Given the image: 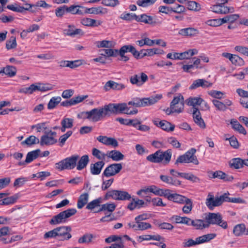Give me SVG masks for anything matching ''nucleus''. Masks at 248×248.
I'll list each match as a JSON object with an SVG mask.
<instances>
[{"instance_id":"aec40b11","label":"nucleus","mask_w":248,"mask_h":248,"mask_svg":"<svg viewBox=\"0 0 248 248\" xmlns=\"http://www.w3.org/2000/svg\"><path fill=\"white\" fill-rule=\"evenodd\" d=\"M212 83L204 79H198L193 81L192 84L189 87L190 90H194L200 87L203 88H208L211 86Z\"/></svg>"},{"instance_id":"72a5a7b5","label":"nucleus","mask_w":248,"mask_h":248,"mask_svg":"<svg viewBox=\"0 0 248 248\" xmlns=\"http://www.w3.org/2000/svg\"><path fill=\"white\" fill-rule=\"evenodd\" d=\"M190 225L194 227L195 229L199 230L208 228V224L206 223V220L202 219H191Z\"/></svg>"},{"instance_id":"1a4fd4ad","label":"nucleus","mask_w":248,"mask_h":248,"mask_svg":"<svg viewBox=\"0 0 248 248\" xmlns=\"http://www.w3.org/2000/svg\"><path fill=\"white\" fill-rule=\"evenodd\" d=\"M137 21L149 24L152 26H160L162 24V20L158 19L156 16L154 17L146 14L138 16Z\"/></svg>"},{"instance_id":"603ef678","label":"nucleus","mask_w":248,"mask_h":248,"mask_svg":"<svg viewBox=\"0 0 248 248\" xmlns=\"http://www.w3.org/2000/svg\"><path fill=\"white\" fill-rule=\"evenodd\" d=\"M243 160L239 158H233L230 162V166L234 169H240L243 167Z\"/></svg>"},{"instance_id":"0eeeda50","label":"nucleus","mask_w":248,"mask_h":248,"mask_svg":"<svg viewBox=\"0 0 248 248\" xmlns=\"http://www.w3.org/2000/svg\"><path fill=\"white\" fill-rule=\"evenodd\" d=\"M91 121L97 122L108 116L106 106L103 107L94 108L90 110Z\"/></svg>"},{"instance_id":"f704fd0d","label":"nucleus","mask_w":248,"mask_h":248,"mask_svg":"<svg viewBox=\"0 0 248 248\" xmlns=\"http://www.w3.org/2000/svg\"><path fill=\"white\" fill-rule=\"evenodd\" d=\"M230 124L232 126V128L238 131L239 133L241 134H243L244 135H246L247 131L245 130V128L239 123V122L235 119H232Z\"/></svg>"},{"instance_id":"2f4dec72","label":"nucleus","mask_w":248,"mask_h":248,"mask_svg":"<svg viewBox=\"0 0 248 248\" xmlns=\"http://www.w3.org/2000/svg\"><path fill=\"white\" fill-rule=\"evenodd\" d=\"M77 163V169L81 170L86 167L90 161L89 156L87 155L82 156Z\"/></svg>"},{"instance_id":"ea45409f","label":"nucleus","mask_w":248,"mask_h":248,"mask_svg":"<svg viewBox=\"0 0 248 248\" xmlns=\"http://www.w3.org/2000/svg\"><path fill=\"white\" fill-rule=\"evenodd\" d=\"M203 101V99L199 97H189L186 100L187 105L192 106L193 108H196L197 105H200Z\"/></svg>"},{"instance_id":"052dcab7","label":"nucleus","mask_w":248,"mask_h":248,"mask_svg":"<svg viewBox=\"0 0 248 248\" xmlns=\"http://www.w3.org/2000/svg\"><path fill=\"white\" fill-rule=\"evenodd\" d=\"M181 177L193 182H199L200 181L198 177L190 173H182Z\"/></svg>"},{"instance_id":"4468645a","label":"nucleus","mask_w":248,"mask_h":248,"mask_svg":"<svg viewBox=\"0 0 248 248\" xmlns=\"http://www.w3.org/2000/svg\"><path fill=\"white\" fill-rule=\"evenodd\" d=\"M170 104L173 108V111H175V113H181L184 109V103L183 96L179 95L174 97Z\"/></svg>"},{"instance_id":"a211bd4d","label":"nucleus","mask_w":248,"mask_h":248,"mask_svg":"<svg viewBox=\"0 0 248 248\" xmlns=\"http://www.w3.org/2000/svg\"><path fill=\"white\" fill-rule=\"evenodd\" d=\"M125 88L124 84L122 83H118L112 80H109L107 82L103 87V89L105 91H108L110 89L114 90H122Z\"/></svg>"},{"instance_id":"c85d7f7f","label":"nucleus","mask_w":248,"mask_h":248,"mask_svg":"<svg viewBox=\"0 0 248 248\" xmlns=\"http://www.w3.org/2000/svg\"><path fill=\"white\" fill-rule=\"evenodd\" d=\"M107 156L111 158L113 161H119L124 158V155L122 154L119 151L112 150L108 151L106 154Z\"/></svg>"},{"instance_id":"412c9836","label":"nucleus","mask_w":248,"mask_h":248,"mask_svg":"<svg viewBox=\"0 0 248 248\" xmlns=\"http://www.w3.org/2000/svg\"><path fill=\"white\" fill-rule=\"evenodd\" d=\"M210 173L212 174V176L210 177L212 178H217L226 182L232 181L233 179V177L232 176L228 175L220 170H217L214 172L211 171Z\"/></svg>"},{"instance_id":"37998d69","label":"nucleus","mask_w":248,"mask_h":248,"mask_svg":"<svg viewBox=\"0 0 248 248\" xmlns=\"http://www.w3.org/2000/svg\"><path fill=\"white\" fill-rule=\"evenodd\" d=\"M40 140L38 138L34 136L31 135L27 138L25 140L21 142L22 145H27L28 146H31L32 145L38 144Z\"/></svg>"},{"instance_id":"39448f33","label":"nucleus","mask_w":248,"mask_h":248,"mask_svg":"<svg viewBox=\"0 0 248 248\" xmlns=\"http://www.w3.org/2000/svg\"><path fill=\"white\" fill-rule=\"evenodd\" d=\"M79 156L78 155H72L56 163V168L59 170H72L77 166Z\"/></svg>"},{"instance_id":"e433bc0d","label":"nucleus","mask_w":248,"mask_h":248,"mask_svg":"<svg viewBox=\"0 0 248 248\" xmlns=\"http://www.w3.org/2000/svg\"><path fill=\"white\" fill-rule=\"evenodd\" d=\"M246 226L244 224H239L235 225L233 230V233L236 236L245 235L246 232Z\"/></svg>"},{"instance_id":"6e6d98bb","label":"nucleus","mask_w":248,"mask_h":248,"mask_svg":"<svg viewBox=\"0 0 248 248\" xmlns=\"http://www.w3.org/2000/svg\"><path fill=\"white\" fill-rule=\"evenodd\" d=\"M17 46L16 38L15 36H11L9 40L6 41V48L8 49H11L16 47Z\"/></svg>"},{"instance_id":"0e129e2a","label":"nucleus","mask_w":248,"mask_h":248,"mask_svg":"<svg viewBox=\"0 0 248 248\" xmlns=\"http://www.w3.org/2000/svg\"><path fill=\"white\" fill-rule=\"evenodd\" d=\"M232 63L236 66H242L244 64V61L241 57L236 55H233L232 58L231 60Z\"/></svg>"},{"instance_id":"69168bd1","label":"nucleus","mask_w":248,"mask_h":248,"mask_svg":"<svg viewBox=\"0 0 248 248\" xmlns=\"http://www.w3.org/2000/svg\"><path fill=\"white\" fill-rule=\"evenodd\" d=\"M93 155L99 160L103 161L105 159L106 154L102 153L99 150L96 148H93L92 150Z\"/></svg>"},{"instance_id":"774afa93","label":"nucleus","mask_w":248,"mask_h":248,"mask_svg":"<svg viewBox=\"0 0 248 248\" xmlns=\"http://www.w3.org/2000/svg\"><path fill=\"white\" fill-rule=\"evenodd\" d=\"M73 119L71 118H64L61 121V125H63L66 128H71L73 126Z\"/></svg>"},{"instance_id":"13d9d810","label":"nucleus","mask_w":248,"mask_h":248,"mask_svg":"<svg viewBox=\"0 0 248 248\" xmlns=\"http://www.w3.org/2000/svg\"><path fill=\"white\" fill-rule=\"evenodd\" d=\"M186 205L183 207L182 211L185 214H189L193 208V202L191 199H188L185 202Z\"/></svg>"},{"instance_id":"f03ea898","label":"nucleus","mask_w":248,"mask_h":248,"mask_svg":"<svg viewBox=\"0 0 248 248\" xmlns=\"http://www.w3.org/2000/svg\"><path fill=\"white\" fill-rule=\"evenodd\" d=\"M162 97L161 94H156L155 96H151L148 98H134L128 103V105H132L136 107H141L150 106L156 103Z\"/></svg>"},{"instance_id":"f257e3e1","label":"nucleus","mask_w":248,"mask_h":248,"mask_svg":"<svg viewBox=\"0 0 248 248\" xmlns=\"http://www.w3.org/2000/svg\"><path fill=\"white\" fill-rule=\"evenodd\" d=\"M107 109L108 116L109 117L111 114H117L119 113H124L128 115L136 114L138 112L137 109L133 110H129L126 103H109L105 105Z\"/></svg>"},{"instance_id":"c756f323","label":"nucleus","mask_w":248,"mask_h":248,"mask_svg":"<svg viewBox=\"0 0 248 248\" xmlns=\"http://www.w3.org/2000/svg\"><path fill=\"white\" fill-rule=\"evenodd\" d=\"M196 150L194 148H191L186 152L184 155L186 156L189 163H193L195 165H198L199 162L195 154Z\"/></svg>"},{"instance_id":"ddd939ff","label":"nucleus","mask_w":248,"mask_h":248,"mask_svg":"<svg viewBox=\"0 0 248 248\" xmlns=\"http://www.w3.org/2000/svg\"><path fill=\"white\" fill-rule=\"evenodd\" d=\"M223 202H225L224 194L216 198L211 195L210 197L206 199L205 203L208 208L212 210L215 207L220 206Z\"/></svg>"},{"instance_id":"7ed1b4c3","label":"nucleus","mask_w":248,"mask_h":248,"mask_svg":"<svg viewBox=\"0 0 248 248\" xmlns=\"http://www.w3.org/2000/svg\"><path fill=\"white\" fill-rule=\"evenodd\" d=\"M77 211L75 208H69L53 216L49 221L51 225H57L64 223L67 221V219L75 215Z\"/></svg>"},{"instance_id":"f3484780","label":"nucleus","mask_w":248,"mask_h":248,"mask_svg":"<svg viewBox=\"0 0 248 248\" xmlns=\"http://www.w3.org/2000/svg\"><path fill=\"white\" fill-rule=\"evenodd\" d=\"M127 225L135 231H143L152 228V225L150 223L144 222H129Z\"/></svg>"},{"instance_id":"864d4df0","label":"nucleus","mask_w":248,"mask_h":248,"mask_svg":"<svg viewBox=\"0 0 248 248\" xmlns=\"http://www.w3.org/2000/svg\"><path fill=\"white\" fill-rule=\"evenodd\" d=\"M95 44L98 48H111L113 46L112 41L105 40L101 41H97L96 42Z\"/></svg>"},{"instance_id":"6ab92c4d","label":"nucleus","mask_w":248,"mask_h":248,"mask_svg":"<svg viewBox=\"0 0 248 248\" xmlns=\"http://www.w3.org/2000/svg\"><path fill=\"white\" fill-rule=\"evenodd\" d=\"M193 117L195 123L202 128H205V124L202 118L201 113L197 108H193Z\"/></svg>"},{"instance_id":"de8ad7c7","label":"nucleus","mask_w":248,"mask_h":248,"mask_svg":"<svg viewBox=\"0 0 248 248\" xmlns=\"http://www.w3.org/2000/svg\"><path fill=\"white\" fill-rule=\"evenodd\" d=\"M94 237L93 234L89 233H85L82 236L79 237L78 239V243L79 244L91 243Z\"/></svg>"},{"instance_id":"473e14b6","label":"nucleus","mask_w":248,"mask_h":248,"mask_svg":"<svg viewBox=\"0 0 248 248\" xmlns=\"http://www.w3.org/2000/svg\"><path fill=\"white\" fill-rule=\"evenodd\" d=\"M161 152L160 155L161 158V162H163V164L165 165L168 164L171 160L172 150L171 149H168L164 152L161 150Z\"/></svg>"},{"instance_id":"423d86ee","label":"nucleus","mask_w":248,"mask_h":248,"mask_svg":"<svg viewBox=\"0 0 248 248\" xmlns=\"http://www.w3.org/2000/svg\"><path fill=\"white\" fill-rule=\"evenodd\" d=\"M205 219L208 224V228L210 224L218 225L224 229L228 228L227 222L222 220V217L219 213H209L205 216Z\"/></svg>"},{"instance_id":"a19ab883","label":"nucleus","mask_w":248,"mask_h":248,"mask_svg":"<svg viewBox=\"0 0 248 248\" xmlns=\"http://www.w3.org/2000/svg\"><path fill=\"white\" fill-rule=\"evenodd\" d=\"M88 199L89 194L87 193H85L80 195L77 203L78 208V209L82 208L87 203Z\"/></svg>"},{"instance_id":"4be33fe9","label":"nucleus","mask_w":248,"mask_h":248,"mask_svg":"<svg viewBox=\"0 0 248 248\" xmlns=\"http://www.w3.org/2000/svg\"><path fill=\"white\" fill-rule=\"evenodd\" d=\"M68 29L64 30V33L71 37H75L76 35H83L84 32L80 29H76L74 25H69Z\"/></svg>"},{"instance_id":"9b49d317","label":"nucleus","mask_w":248,"mask_h":248,"mask_svg":"<svg viewBox=\"0 0 248 248\" xmlns=\"http://www.w3.org/2000/svg\"><path fill=\"white\" fill-rule=\"evenodd\" d=\"M57 237L60 241H65L70 239L72 237L70 232L71 227L69 226H63L57 228Z\"/></svg>"},{"instance_id":"20e7f679","label":"nucleus","mask_w":248,"mask_h":248,"mask_svg":"<svg viewBox=\"0 0 248 248\" xmlns=\"http://www.w3.org/2000/svg\"><path fill=\"white\" fill-rule=\"evenodd\" d=\"M216 236V234L215 233H208L197 237L195 240L191 238L185 239L182 243V246L184 248H189L195 246L197 245L208 242L212 239H213Z\"/></svg>"},{"instance_id":"680f3d73","label":"nucleus","mask_w":248,"mask_h":248,"mask_svg":"<svg viewBox=\"0 0 248 248\" xmlns=\"http://www.w3.org/2000/svg\"><path fill=\"white\" fill-rule=\"evenodd\" d=\"M131 197L127 192L125 191L119 190L118 195V201L129 200Z\"/></svg>"},{"instance_id":"393cba45","label":"nucleus","mask_w":248,"mask_h":248,"mask_svg":"<svg viewBox=\"0 0 248 248\" xmlns=\"http://www.w3.org/2000/svg\"><path fill=\"white\" fill-rule=\"evenodd\" d=\"M154 124L155 125L161 127L163 130L167 131H172L174 129V125L165 120L159 122L157 120H155L154 121Z\"/></svg>"},{"instance_id":"9d476101","label":"nucleus","mask_w":248,"mask_h":248,"mask_svg":"<svg viewBox=\"0 0 248 248\" xmlns=\"http://www.w3.org/2000/svg\"><path fill=\"white\" fill-rule=\"evenodd\" d=\"M45 134L41 136L40 143L41 146L50 145L57 143V140L55 138L56 136L55 132L45 131Z\"/></svg>"},{"instance_id":"338daca9","label":"nucleus","mask_w":248,"mask_h":248,"mask_svg":"<svg viewBox=\"0 0 248 248\" xmlns=\"http://www.w3.org/2000/svg\"><path fill=\"white\" fill-rule=\"evenodd\" d=\"M101 202V199L100 198L94 200L87 204L86 208L89 210H93L95 207L99 206Z\"/></svg>"},{"instance_id":"e2e57ef3","label":"nucleus","mask_w":248,"mask_h":248,"mask_svg":"<svg viewBox=\"0 0 248 248\" xmlns=\"http://www.w3.org/2000/svg\"><path fill=\"white\" fill-rule=\"evenodd\" d=\"M119 190H112L107 192L105 195V198L106 200H108L111 198L113 200H118V195Z\"/></svg>"},{"instance_id":"8fccbe9b","label":"nucleus","mask_w":248,"mask_h":248,"mask_svg":"<svg viewBox=\"0 0 248 248\" xmlns=\"http://www.w3.org/2000/svg\"><path fill=\"white\" fill-rule=\"evenodd\" d=\"M172 218L175 220L177 223L185 224L187 225H190L191 219L185 217H181L178 216H174Z\"/></svg>"},{"instance_id":"5fc2aeb1","label":"nucleus","mask_w":248,"mask_h":248,"mask_svg":"<svg viewBox=\"0 0 248 248\" xmlns=\"http://www.w3.org/2000/svg\"><path fill=\"white\" fill-rule=\"evenodd\" d=\"M120 18L123 20L126 21H131L133 19L137 21L138 16L133 13H124L121 15Z\"/></svg>"},{"instance_id":"09e8293b","label":"nucleus","mask_w":248,"mask_h":248,"mask_svg":"<svg viewBox=\"0 0 248 248\" xmlns=\"http://www.w3.org/2000/svg\"><path fill=\"white\" fill-rule=\"evenodd\" d=\"M61 97L60 96L52 97L47 104V108L48 109L54 108L61 102Z\"/></svg>"},{"instance_id":"49530a36","label":"nucleus","mask_w":248,"mask_h":248,"mask_svg":"<svg viewBox=\"0 0 248 248\" xmlns=\"http://www.w3.org/2000/svg\"><path fill=\"white\" fill-rule=\"evenodd\" d=\"M116 205L114 203H106L101 205V207L95 213H99L101 211H108L110 212H112L115 209Z\"/></svg>"},{"instance_id":"6e6552de","label":"nucleus","mask_w":248,"mask_h":248,"mask_svg":"<svg viewBox=\"0 0 248 248\" xmlns=\"http://www.w3.org/2000/svg\"><path fill=\"white\" fill-rule=\"evenodd\" d=\"M198 51L196 49H190L182 53H169L167 55V58L172 60L188 59L192 56L197 54Z\"/></svg>"},{"instance_id":"79ce46f5","label":"nucleus","mask_w":248,"mask_h":248,"mask_svg":"<svg viewBox=\"0 0 248 248\" xmlns=\"http://www.w3.org/2000/svg\"><path fill=\"white\" fill-rule=\"evenodd\" d=\"M40 152L41 151L40 149H36L29 152L26 156V162L30 163L34 159L38 158Z\"/></svg>"},{"instance_id":"bf43d9fd","label":"nucleus","mask_w":248,"mask_h":248,"mask_svg":"<svg viewBox=\"0 0 248 248\" xmlns=\"http://www.w3.org/2000/svg\"><path fill=\"white\" fill-rule=\"evenodd\" d=\"M140 239H141L142 240H154L156 241H160L161 240L164 239V238L161 237L160 235H141L140 236Z\"/></svg>"},{"instance_id":"4d7b16f0","label":"nucleus","mask_w":248,"mask_h":248,"mask_svg":"<svg viewBox=\"0 0 248 248\" xmlns=\"http://www.w3.org/2000/svg\"><path fill=\"white\" fill-rule=\"evenodd\" d=\"M79 7L80 6L79 5H71L69 7L66 6L67 13H70L72 14L82 15L83 12L78 9Z\"/></svg>"},{"instance_id":"bb28decb","label":"nucleus","mask_w":248,"mask_h":248,"mask_svg":"<svg viewBox=\"0 0 248 248\" xmlns=\"http://www.w3.org/2000/svg\"><path fill=\"white\" fill-rule=\"evenodd\" d=\"M159 177L162 182L169 185L179 186L181 185V182L180 181L175 179L172 177L165 175H161Z\"/></svg>"},{"instance_id":"b1692460","label":"nucleus","mask_w":248,"mask_h":248,"mask_svg":"<svg viewBox=\"0 0 248 248\" xmlns=\"http://www.w3.org/2000/svg\"><path fill=\"white\" fill-rule=\"evenodd\" d=\"M105 165L104 161L101 160L90 165V171L93 175H99Z\"/></svg>"},{"instance_id":"5701e85b","label":"nucleus","mask_w":248,"mask_h":248,"mask_svg":"<svg viewBox=\"0 0 248 248\" xmlns=\"http://www.w3.org/2000/svg\"><path fill=\"white\" fill-rule=\"evenodd\" d=\"M97 140L106 145H111L114 147H117L118 146V142L114 138L99 136L97 138Z\"/></svg>"},{"instance_id":"4c0bfd02","label":"nucleus","mask_w":248,"mask_h":248,"mask_svg":"<svg viewBox=\"0 0 248 248\" xmlns=\"http://www.w3.org/2000/svg\"><path fill=\"white\" fill-rule=\"evenodd\" d=\"M1 73H3L9 77H13L16 75V69L15 66L7 65L1 69Z\"/></svg>"},{"instance_id":"cd10ccee","label":"nucleus","mask_w":248,"mask_h":248,"mask_svg":"<svg viewBox=\"0 0 248 248\" xmlns=\"http://www.w3.org/2000/svg\"><path fill=\"white\" fill-rule=\"evenodd\" d=\"M85 13L95 15H105L108 13V10L107 8L98 6L86 8Z\"/></svg>"},{"instance_id":"a878e982","label":"nucleus","mask_w":248,"mask_h":248,"mask_svg":"<svg viewBox=\"0 0 248 248\" xmlns=\"http://www.w3.org/2000/svg\"><path fill=\"white\" fill-rule=\"evenodd\" d=\"M178 34L184 36L192 37L198 35L199 31L196 29L189 27L180 30Z\"/></svg>"},{"instance_id":"3c124183","label":"nucleus","mask_w":248,"mask_h":248,"mask_svg":"<svg viewBox=\"0 0 248 248\" xmlns=\"http://www.w3.org/2000/svg\"><path fill=\"white\" fill-rule=\"evenodd\" d=\"M156 190V186L152 185L149 186L144 187L143 188L140 189L138 191H137V194L138 195H141L142 193H144L145 194H147L149 192L153 193L155 194V192Z\"/></svg>"},{"instance_id":"7c9ffc66","label":"nucleus","mask_w":248,"mask_h":248,"mask_svg":"<svg viewBox=\"0 0 248 248\" xmlns=\"http://www.w3.org/2000/svg\"><path fill=\"white\" fill-rule=\"evenodd\" d=\"M171 191L170 189L159 188L156 186L155 195L159 196H164L170 201L172 195V194L171 193Z\"/></svg>"},{"instance_id":"a18cd8bd","label":"nucleus","mask_w":248,"mask_h":248,"mask_svg":"<svg viewBox=\"0 0 248 248\" xmlns=\"http://www.w3.org/2000/svg\"><path fill=\"white\" fill-rule=\"evenodd\" d=\"M188 199L189 198L182 195L174 193L172 194L170 201H172L175 202L184 204L186 201V200Z\"/></svg>"},{"instance_id":"c9c22d12","label":"nucleus","mask_w":248,"mask_h":248,"mask_svg":"<svg viewBox=\"0 0 248 248\" xmlns=\"http://www.w3.org/2000/svg\"><path fill=\"white\" fill-rule=\"evenodd\" d=\"M161 150H158L156 151L155 153L151 154L147 156L146 159L154 163H159L161 162V156L160 153H161Z\"/></svg>"},{"instance_id":"dca6fc26","label":"nucleus","mask_w":248,"mask_h":248,"mask_svg":"<svg viewBox=\"0 0 248 248\" xmlns=\"http://www.w3.org/2000/svg\"><path fill=\"white\" fill-rule=\"evenodd\" d=\"M148 79V76L144 73L135 74L130 77L129 80L133 85L138 86L143 85Z\"/></svg>"},{"instance_id":"c03bdc74","label":"nucleus","mask_w":248,"mask_h":248,"mask_svg":"<svg viewBox=\"0 0 248 248\" xmlns=\"http://www.w3.org/2000/svg\"><path fill=\"white\" fill-rule=\"evenodd\" d=\"M229 195L230 193L228 192L224 193V202L237 203H246V201L240 197L230 198L229 197Z\"/></svg>"},{"instance_id":"f8f14e48","label":"nucleus","mask_w":248,"mask_h":248,"mask_svg":"<svg viewBox=\"0 0 248 248\" xmlns=\"http://www.w3.org/2000/svg\"><path fill=\"white\" fill-rule=\"evenodd\" d=\"M121 163H113L108 165L104 170L102 176L109 177L118 173L122 169Z\"/></svg>"},{"instance_id":"2eb2a0df","label":"nucleus","mask_w":248,"mask_h":248,"mask_svg":"<svg viewBox=\"0 0 248 248\" xmlns=\"http://www.w3.org/2000/svg\"><path fill=\"white\" fill-rule=\"evenodd\" d=\"M210 10L216 14H227L233 13L234 11L233 7L226 6L224 3L213 5L210 7Z\"/></svg>"},{"instance_id":"58836bf2","label":"nucleus","mask_w":248,"mask_h":248,"mask_svg":"<svg viewBox=\"0 0 248 248\" xmlns=\"http://www.w3.org/2000/svg\"><path fill=\"white\" fill-rule=\"evenodd\" d=\"M80 23L86 26L97 27L102 23V22L98 21V23L96 24V20L90 18H84L81 20Z\"/></svg>"}]
</instances>
